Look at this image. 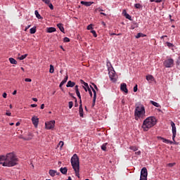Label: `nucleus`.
<instances>
[{
	"label": "nucleus",
	"instance_id": "4be33fe9",
	"mask_svg": "<svg viewBox=\"0 0 180 180\" xmlns=\"http://www.w3.org/2000/svg\"><path fill=\"white\" fill-rule=\"evenodd\" d=\"M81 83L83 84L84 85L85 87L84 88V91H86V92L88 91V88H89V86L88 85V83L84 82L83 80H81ZM87 88V89H86Z\"/></svg>",
	"mask_w": 180,
	"mask_h": 180
},
{
	"label": "nucleus",
	"instance_id": "7ed1b4c3",
	"mask_svg": "<svg viewBox=\"0 0 180 180\" xmlns=\"http://www.w3.org/2000/svg\"><path fill=\"white\" fill-rule=\"evenodd\" d=\"M135 120L146 117V108L143 104H136L134 110Z\"/></svg>",
	"mask_w": 180,
	"mask_h": 180
},
{
	"label": "nucleus",
	"instance_id": "0e129e2a",
	"mask_svg": "<svg viewBox=\"0 0 180 180\" xmlns=\"http://www.w3.org/2000/svg\"><path fill=\"white\" fill-rule=\"evenodd\" d=\"M17 91L16 90H15L13 92V95H16V94H17Z\"/></svg>",
	"mask_w": 180,
	"mask_h": 180
},
{
	"label": "nucleus",
	"instance_id": "052dcab7",
	"mask_svg": "<svg viewBox=\"0 0 180 180\" xmlns=\"http://www.w3.org/2000/svg\"><path fill=\"white\" fill-rule=\"evenodd\" d=\"M6 116H11V115H12V113H11V112H6Z\"/></svg>",
	"mask_w": 180,
	"mask_h": 180
},
{
	"label": "nucleus",
	"instance_id": "c85d7f7f",
	"mask_svg": "<svg viewBox=\"0 0 180 180\" xmlns=\"http://www.w3.org/2000/svg\"><path fill=\"white\" fill-rule=\"evenodd\" d=\"M30 33L31 34H34L36 33V27H32L30 30Z\"/></svg>",
	"mask_w": 180,
	"mask_h": 180
},
{
	"label": "nucleus",
	"instance_id": "f3484780",
	"mask_svg": "<svg viewBox=\"0 0 180 180\" xmlns=\"http://www.w3.org/2000/svg\"><path fill=\"white\" fill-rule=\"evenodd\" d=\"M66 86H67V88H72V87L75 86V82H72V81H68Z\"/></svg>",
	"mask_w": 180,
	"mask_h": 180
},
{
	"label": "nucleus",
	"instance_id": "3c124183",
	"mask_svg": "<svg viewBox=\"0 0 180 180\" xmlns=\"http://www.w3.org/2000/svg\"><path fill=\"white\" fill-rule=\"evenodd\" d=\"M59 146H60V147H63V146H64V142L63 141H60L59 142Z\"/></svg>",
	"mask_w": 180,
	"mask_h": 180
},
{
	"label": "nucleus",
	"instance_id": "39448f33",
	"mask_svg": "<svg viewBox=\"0 0 180 180\" xmlns=\"http://www.w3.org/2000/svg\"><path fill=\"white\" fill-rule=\"evenodd\" d=\"M108 75L110 79L112 82H116L117 79V75H116V72L114 68H108Z\"/></svg>",
	"mask_w": 180,
	"mask_h": 180
},
{
	"label": "nucleus",
	"instance_id": "6e6552de",
	"mask_svg": "<svg viewBox=\"0 0 180 180\" xmlns=\"http://www.w3.org/2000/svg\"><path fill=\"white\" fill-rule=\"evenodd\" d=\"M164 65L167 68H172L174 67V60L173 59H167L164 62Z\"/></svg>",
	"mask_w": 180,
	"mask_h": 180
},
{
	"label": "nucleus",
	"instance_id": "9b49d317",
	"mask_svg": "<svg viewBox=\"0 0 180 180\" xmlns=\"http://www.w3.org/2000/svg\"><path fill=\"white\" fill-rule=\"evenodd\" d=\"M120 89L122 92H125V94H128L129 90L127 89V85L125 83H122L120 85Z\"/></svg>",
	"mask_w": 180,
	"mask_h": 180
},
{
	"label": "nucleus",
	"instance_id": "4c0bfd02",
	"mask_svg": "<svg viewBox=\"0 0 180 180\" xmlns=\"http://www.w3.org/2000/svg\"><path fill=\"white\" fill-rule=\"evenodd\" d=\"M93 25L90 24L87 26V30H92V29H94V27H92Z\"/></svg>",
	"mask_w": 180,
	"mask_h": 180
},
{
	"label": "nucleus",
	"instance_id": "e2e57ef3",
	"mask_svg": "<svg viewBox=\"0 0 180 180\" xmlns=\"http://www.w3.org/2000/svg\"><path fill=\"white\" fill-rule=\"evenodd\" d=\"M32 101H34V102H37V99L36 98H33Z\"/></svg>",
	"mask_w": 180,
	"mask_h": 180
},
{
	"label": "nucleus",
	"instance_id": "69168bd1",
	"mask_svg": "<svg viewBox=\"0 0 180 180\" xmlns=\"http://www.w3.org/2000/svg\"><path fill=\"white\" fill-rule=\"evenodd\" d=\"M20 122H17L16 124H15V126H20Z\"/></svg>",
	"mask_w": 180,
	"mask_h": 180
},
{
	"label": "nucleus",
	"instance_id": "338daca9",
	"mask_svg": "<svg viewBox=\"0 0 180 180\" xmlns=\"http://www.w3.org/2000/svg\"><path fill=\"white\" fill-rule=\"evenodd\" d=\"M101 23H102V25H103L104 26H106V23H105V22L103 21Z\"/></svg>",
	"mask_w": 180,
	"mask_h": 180
},
{
	"label": "nucleus",
	"instance_id": "774afa93",
	"mask_svg": "<svg viewBox=\"0 0 180 180\" xmlns=\"http://www.w3.org/2000/svg\"><path fill=\"white\" fill-rule=\"evenodd\" d=\"M50 68H54V66L53 65H50Z\"/></svg>",
	"mask_w": 180,
	"mask_h": 180
},
{
	"label": "nucleus",
	"instance_id": "603ef678",
	"mask_svg": "<svg viewBox=\"0 0 180 180\" xmlns=\"http://www.w3.org/2000/svg\"><path fill=\"white\" fill-rule=\"evenodd\" d=\"M75 92L79 91V90L78 89V85H76L75 86Z\"/></svg>",
	"mask_w": 180,
	"mask_h": 180
},
{
	"label": "nucleus",
	"instance_id": "79ce46f5",
	"mask_svg": "<svg viewBox=\"0 0 180 180\" xmlns=\"http://www.w3.org/2000/svg\"><path fill=\"white\" fill-rule=\"evenodd\" d=\"M175 162H174V163H168L167 164V167H170L171 168H172V167H174V165H175Z\"/></svg>",
	"mask_w": 180,
	"mask_h": 180
},
{
	"label": "nucleus",
	"instance_id": "2f4dec72",
	"mask_svg": "<svg viewBox=\"0 0 180 180\" xmlns=\"http://www.w3.org/2000/svg\"><path fill=\"white\" fill-rule=\"evenodd\" d=\"M130 150H132L133 151H137V150H139V148H137L136 146H131L129 147Z\"/></svg>",
	"mask_w": 180,
	"mask_h": 180
},
{
	"label": "nucleus",
	"instance_id": "b1692460",
	"mask_svg": "<svg viewBox=\"0 0 180 180\" xmlns=\"http://www.w3.org/2000/svg\"><path fill=\"white\" fill-rule=\"evenodd\" d=\"M34 14L36 18H37V19H43V17H41V15L39 14V11L37 10L34 11Z\"/></svg>",
	"mask_w": 180,
	"mask_h": 180
},
{
	"label": "nucleus",
	"instance_id": "5701e85b",
	"mask_svg": "<svg viewBox=\"0 0 180 180\" xmlns=\"http://www.w3.org/2000/svg\"><path fill=\"white\" fill-rule=\"evenodd\" d=\"M57 27H58V29L60 30V32H62L63 33H64V27L63 26V24L59 23L57 25Z\"/></svg>",
	"mask_w": 180,
	"mask_h": 180
},
{
	"label": "nucleus",
	"instance_id": "cd10ccee",
	"mask_svg": "<svg viewBox=\"0 0 180 180\" xmlns=\"http://www.w3.org/2000/svg\"><path fill=\"white\" fill-rule=\"evenodd\" d=\"M76 95L79 99V103H82V100L81 99V94L79 93V91H76Z\"/></svg>",
	"mask_w": 180,
	"mask_h": 180
},
{
	"label": "nucleus",
	"instance_id": "a878e982",
	"mask_svg": "<svg viewBox=\"0 0 180 180\" xmlns=\"http://www.w3.org/2000/svg\"><path fill=\"white\" fill-rule=\"evenodd\" d=\"M150 103L155 106V108H160V104L155 101H150Z\"/></svg>",
	"mask_w": 180,
	"mask_h": 180
},
{
	"label": "nucleus",
	"instance_id": "aec40b11",
	"mask_svg": "<svg viewBox=\"0 0 180 180\" xmlns=\"http://www.w3.org/2000/svg\"><path fill=\"white\" fill-rule=\"evenodd\" d=\"M60 171L61 174H63V175H65L67 174V172L68 171V169H67V167H61L60 169Z\"/></svg>",
	"mask_w": 180,
	"mask_h": 180
},
{
	"label": "nucleus",
	"instance_id": "864d4df0",
	"mask_svg": "<svg viewBox=\"0 0 180 180\" xmlns=\"http://www.w3.org/2000/svg\"><path fill=\"white\" fill-rule=\"evenodd\" d=\"M6 96H8V94H6V93H4L3 98H6Z\"/></svg>",
	"mask_w": 180,
	"mask_h": 180
},
{
	"label": "nucleus",
	"instance_id": "9d476101",
	"mask_svg": "<svg viewBox=\"0 0 180 180\" xmlns=\"http://www.w3.org/2000/svg\"><path fill=\"white\" fill-rule=\"evenodd\" d=\"M146 81L149 82V84H153V82H155V78H154V76L151 75H147L146 76Z\"/></svg>",
	"mask_w": 180,
	"mask_h": 180
},
{
	"label": "nucleus",
	"instance_id": "a211bd4d",
	"mask_svg": "<svg viewBox=\"0 0 180 180\" xmlns=\"http://www.w3.org/2000/svg\"><path fill=\"white\" fill-rule=\"evenodd\" d=\"M5 161H6V155H0V165H4Z\"/></svg>",
	"mask_w": 180,
	"mask_h": 180
},
{
	"label": "nucleus",
	"instance_id": "423d86ee",
	"mask_svg": "<svg viewBox=\"0 0 180 180\" xmlns=\"http://www.w3.org/2000/svg\"><path fill=\"white\" fill-rule=\"evenodd\" d=\"M148 175V172H147V168L143 167L141 170L140 180H147Z\"/></svg>",
	"mask_w": 180,
	"mask_h": 180
},
{
	"label": "nucleus",
	"instance_id": "f257e3e1",
	"mask_svg": "<svg viewBox=\"0 0 180 180\" xmlns=\"http://www.w3.org/2000/svg\"><path fill=\"white\" fill-rule=\"evenodd\" d=\"M18 158L15 153H7L6 155V161L3 163V167H15V165H18Z\"/></svg>",
	"mask_w": 180,
	"mask_h": 180
},
{
	"label": "nucleus",
	"instance_id": "a19ab883",
	"mask_svg": "<svg viewBox=\"0 0 180 180\" xmlns=\"http://www.w3.org/2000/svg\"><path fill=\"white\" fill-rule=\"evenodd\" d=\"M42 2H44L46 5H49L50 4V0H41Z\"/></svg>",
	"mask_w": 180,
	"mask_h": 180
},
{
	"label": "nucleus",
	"instance_id": "5fc2aeb1",
	"mask_svg": "<svg viewBox=\"0 0 180 180\" xmlns=\"http://www.w3.org/2000/svg\"><path fill=\"white\" fill-rule=\"evenodd\" d=\"M30 26H31V25L27 26V27H25V32H27V29H30Z\"/></svg>",
	"mask_w": 180,
	"mask_h": 180
},
{
	"label": "nucleus",
	"instance_id": "0eeeda50",
	"mask_svg": "<svg viewBox=\"0 0 180 180\" xmlns=\"http://www.w3.org/2000/svg\"><path fill=\"white\" fill-rule=\"evenodd\" d=\"M172 131V140L175 143V137H176V127L174 122H171Z\"/></svg>",
	"mask_w": 180,
	"mask_h": 180
},
{
	"label": "nucleus",
	"instance_id": "49530a36",
	"mask_svg": "<svg viewBox=\"0 0 180 180\" xmlns=\"http://www.w3.org/2000/svg\"><path fill=\"white\" fill-rule=\"evenodd\" d=\"M162 0H150V2H156L157 4H160V2H161Z\"/></svg>",
	"mask_w": 180,
	"mask_h": 180
},
{
	"label": "nucleus",
	"instance_id": "37998d69",
	"mask_svg": "<svg viewBox=\"0 0 180 180\" xmlns=\"http://www.w3.org/2000/svg\"><path fill=\"white\" fill-rule=\"evenodd\" d=\"M107 67L108 68H112V64L110 63V62H107Z\"/></svg>",
	"mask_w": 180,
	"mask_h": 180
},
{
	"label": "nucleus",
	"instance_id": "c03bdc74",
	"mask_svg": "<svg viewBox=\"0 0 180 180\" xmlns=\"http://www.w3.org/2000/svg\"><path fill=\"white\" fill-rule=\"evenodd\" d=\"M49 6L50 9H51V11H53V9H54V6H53V4L51 3L49 4Z\"/></svg>",
	"mask_w": 180,
	"mask_h": 180
},
{
	"label": "nucleus",
	"instance_id": "a18cd8bd",
	"mask_svg": "<svg viewBox=\"0 0 180 180\" xmlns=\"http://www.w3.org/2000/svg\"><path fill=\"white\" fill-rule=\"evenodd\" d=\"M87 90L89 91V94L90 96L92 97V91L91 90V89L89 87H88Z\"/></svg>",
	"mask_w": 180,
	"mask_h": 180
},
{
	"label": "nucleus",
	"instance_id": "e433bc0d",
	"mask_svg": "<svg viewBox=\"0 0 180 180\" xmlns=\"http://www.w3.org/2000/svg\"><path fill=\"white\" fill-rule=\"evenodd\" d=\"M72 106H74V103L72 101L69 102V109H72Z\"/></svg>",
	"mask_w": 180,
	"mask_h": 180
},
{
	"label": "nucleus",
	"instance_id": "6ab92c4d",
	"mask_svg": "<svg viewBox=\"0 0 180 180\" xmlns=\"http://www.w3.org/2000/svg\"><path fill=\"white\" fill-rule=\"evenodd\" d=\"M163 143H165L166 144H174V142H172V141H169L168 139H164L162 137H160Z\"/></svg>",
	"mask_w": 180,
	"mask_h": 180
},
{
	"label": "nucleus",
	"instance_id": "58836bf2",
	"mask_svg": "<svg viewBox=\"0 0 180 180\" xmlns=\"http://www.w3.org/2000/svg\"><path fill=\"white\" fill-rule=\"evenodd\" d=\"M166 44L168 47H173L174 46V44H172L171 42H167Z\"/></svg>",
	"mask_w": 180,
	"mask_h": 180
},
{
	"label": "nucleus",
	"instance_id": "72a5a7b5",
	"mask_svg": "<svg viewBox=\"0 0 180 180\" xmlns=\"http://www.w3.org/2000/svg\"><path fill=\"white\" fill-rule=\"evenodd\" d=\"M124 16L127 19H129V20H131V16H130V15L125 13Z\"/></svg>",
	"mask_w": 180,
	"mask_h": 180
},
{
	"label": "nucleus",
	"instance_id": "f704fd0d",
	"mask_svg": "<svg viewBox=\"0 0 180 180\" xmlns=\"http://www.w3.org/2000/svg\"><path fill=\"white\" fill-rule=\"evenodd\" d=\"M91 33H92L94 37H98V34H96V32L95 30H91Z\"/></svg>",
	"mask_w": 180,
	"mask_h": 180
},
{
	"label": "nucleus",
	"instance_id": "f03ea898",
	"mask_svg": "<svg viewBox=\"0 0 180 180\" xmlns=\"http://www.w3.org/2000/svg\"><path fill=\"white\" fill-rule=\"evenodd\" d=\"M157 124V119L155 117H148L143 120L142 129L143 131H148L151 127H154Z\"/></svg>",
	"mask_w": 180,
	"mask_h": 180
},
{
	"label": "nucleus",
	"instance_id": "412c9836",
	"mask_svg": "<svg viewBox=\"0 0 180 180\" xmlns=\"http://www.w3.org/2000/svg\"><path fill=\"white\" fill-rule=\"evenodd\" d=\"M56 27H48L46 29L47 33H53V32H56Z\"/></svg>",
	"mask_w": 180,
	"mask_h": 180
},
{
	"label": "nucleus",
	"instance_id": "4468645a",
	"mask_svg": "<svg viewBox=\"0 0 180 180\" xmlns=\"http://www.w3.org/2000/svg\"><path fill=\"white\" fill-rule=\"evenodd\" d=\"M79 113L80 117H84V108H82V103H80V105H79Z\"/></svg>",
	"mask_w": 180,
	"mask_h": 180
},
{
	"label": "nucleus",
	"instance_id": "20e7f679",
	"mask_svg": "<svg viewBox=\"0 0 180 180\" xmlns=\"http://www.w3.org/2000/svg\"><path fill=\"white\" fill-rule=\"evenodd\" d=\"M70 162L75 172L76 176L79 178V158H78V155L74 154L70 160Z\"/></svg>",
	"mask_w": 180,
	"mask_h": 180
},
{
	"label": "nucleus",
	"instance_id": "13d9d810",
	"mask_svg": "<svg viewBox=\"0 0 180 180\" xmlns=\"http://www.w3.org/2000/svg\"><path fill=\"white\" fill-rule=\"evenodd\" d=\"M75 108L78 106V103H77V99H75Z\"/></svg>",
	"mask_w": 180,
	"mask_h": 180
},
{
	"label": "nucleus",
	"instance_id": "ea45409f",
	"mask_svg": "<svg viewBox=\"0 0 180 180\" xmlns=\"http://www.w3.org/2000/svg\"><path fill=\"white\" fill-rule=\"evenodd\" d=\"M63 41L65 43H68V41H70V39L68 37H65L63 39Z\"/></svg>",
	"mask_w": 180,
	"mask_h": 180
},
{
	"label": "nucleus",
	"instance_id": "393cba45",
	"mask_svg": "<svg viewBox=\"0 0 180 180\" xmlns=\"http://www.w3.org/2000/svg\"><path fill=\"white\" fill-rule=\"evenodd\" d=\"M8 60L11 64H18V61L13 58H10Z\"/></svg>",
	"mask_w": 180,
	"mask_h": 180
},
{
	"label": "nucleus",
	"instance_id": "ddd939ff",
	"mask_svg": "<svg viewBox=\"0 0 180 180\" xmlns=\"http://www.w3.org/2000/svg\"><path fill=\"white\" fill-rule=\"evenodd\" d=\"M93 92H94V97H93V105L92 106H95V102H96V91H95V89L94 87L91 86Z\"/></svg>",
	"mask_w": 180,
	"mask_h": 180
},
{
	"label": "nucleus",
	"instance_id": "dca6fc26",
	"mask_svg": "<svg viewBox=\"0 0 180 180\" xmlns=\"http://www.w3.org/2000/svg\"><path fill=\"white\" fill-rule=\"evenodd\" d=\"M80 4L82 5H84V6H91V5H92L94 4V1H82L80 2Z\"/></svg>",
	"mask_w": 180,
	"mask_h": 180
},
{
	"label": "nucleus",
	"instance_id": "c9c22d12",
	"mask_svg": "<svg viewBox=\"0 0 180 180\" xmlns=\"http://www.w3.org/2000/svg\"><path fill=\"white\" fill-rule=\"evenodd\" d=\"M134 7L136 9H140V8H141L142 6L140 5V4H134Z\"/></svg>",
	"mask_w": 180,
	"mask_h": 180
},
{
	"label": "nucleus",
	"instance_id": "bf43d9fd",
	"mask_svg": "<svg viewBox=\"0 0 180 180\" xmlns=\"http://www.w3.org/2000/svg\"><path fill=\"white\" fill-rule=\"evenodd\" d=\"M135 154H137V155H140V154H141V151H138V152H136Z\"/></svg>",
	"mask_w": 180,
	"mask_h": 180
},
{
	"label": "nucleus",
	"instance_id": "6e6d98bb",
	"mask_svg": "<svg viewBox=\"0 0 180 180\" xmlns=\"http://www.w3.org/2000/svg\"><path fill=\"white\" fill-rule=\"evenodd\" d=\"M92 85L94 86L95 89H96V91H98V86H96V84L93 83Z\"/></svg>",
	"mask_w": 180,
	"mask_h": 180
},
{
	"label": "nucleus",
	"instance_id": "473e14b6",
	"mask_svg": "<svg viewBox=\"0 0 180 180\" xmlns=\"http://www.w3.org/2000/svg\"><path fill=\"white\" fill-rule=\"evenodd\" d=\"M67 81H68V76H66L64 79L60 82L62 83V84L64 85V84H65V82H67Z\"/></svg>",
	"mask_w": 180,
	"mask_h": 180
},
{
	"label": "nucleus",
	"instance_id": "bb28decb",
	"mask_svg": "<svg viewBox=\"0 0 180 180\" xmlns=\"http://www.w3.org/2000/svg\"><path fill=\"white\" fill-rule=\"evenodd\" d=\"M146 35L143 33H138L136 36V39H140V37H144Z\"/></svg>",
	"mask_w": 180,
	"mask_h": 180
},
{
	"label": "nucleus",
	"instance_id": "4d7b16f0",
	"mask_svg": "<svg viewBox=\"0 0 180 180\" xmlns=\"http://www.w3.org/2000/svg\"><path fill=\"white\" fill-rule=\"evenodd\" d=\"M37 105L36 104H31V108H36Z\"/></svg>",
	"mask_w": 180,
	"mask_h": 180
},
{
	"label": "nucleus",
	"instance_id": "c756f323",
	"mask_svg": "<svg viewBox=\"0 0 180 180\" xmlns=\"http://www.w3.org/2000/svg\"><path fill=\"white\" fill-rule=\"evenodd\" d=\"M106 146H108V143H105L101 146V150H103V151H106Z\"/></svg>",
	"mask_w": 180,
	"mask_h": 180
},
{
	"label": "nucleus",
	"instance_id": "09e8293b",
	"mask_svg": "<svg viewBox=\"0 0 180 180\" xmlns=\"http://www.w3.org/2000/svg\"><path fill=\"white\" fill-rule=\"evenodd\" d=\"M137 89H138V88H137V84H136V85L134 86V92H137Z\"/></svg>",
	"mask_w": 180,
	"mask_h": 180
},
{
	"label": "nucleus",
	"instance_id": "680f3d73",
	"mask_svg": "<svg viewBox=\"0 0 180 180\" xmlns=\"http://www.w3.org/2000/svg\"><path fill=\"white\" fill-rule=\"evenodd\" d=\"M41 109H44V104L41 105Z\"/></svg>",
	"mask_w": 180,
	"mask_h": 180
},
{
	"label": "nucleus",
	"instance_id": "8fccbe9b",
	"mask_svg": "<svg viewBox=\"0 0 180 180\" xmlns=\"http://www.w3.org/2000/svg\"><path fill=\"white\" fill-rule=\"evenodd\" d=\"M49 72H50L51 74H53V73L54 72V68H50V69H49Z\"/></svg>",
	"mask_w": 180,
	"mask_h": 180
},
{
	"label": "nucleus",
	"instance_id": "de8ad7c7",
	"mask_svg": "<svg viewBox=\"0 0 180 180\" xmlns=\"http://www.w3.org/2000/svg\"><path fill=\"white\" fill-rule=\"evenodd\" d=\"M25 82H32V79L26 78L25 79Z\"/></svg>",
	"mask_w": 180,
	"mask_h": 180
},
{
	"label": "nucleus",
	"instance_id": "f8f14e48",
	"mask_svg": "<svg viewBox=\"0 0 180 180\" xmlns=\"http://www.w3.org/2000/svg\"><path fill=\"white\" fill-rule=\"evenodd\" d=\"M31 120L34 127H37V126H39V118L37 117H32Z\"/></svg>",
	"mask_w": 180,
	"mask_h": 180
},
{
	"label": "nucleus",
	"instance_id": "2eb2a0df",
	"mask_svg": "<svg viewBox=\"0 0 180 180\" xmlns=\"http://www.w3.org/2000/svg\"><path fill=\"white\" fill-rule=\"evenodd\" d=\"M49 175H51V176H56V175H60V172H57L56 170L50 169Z\"/></svg>",
	"mask_w": 180,
	"mask_h": 180
},
{
	"label": "nucleus",
	"instance_id": "1a4fd4ad",
	"mask_svg": "<svg viewBox=\"0 0 180 180\" xmlns=\"http://www.w3.org/2000/svg\"><path fill=\"white\" fill-rule=\"evenodd\" d=\"M56 124V121H50L45 123L46 129L48 130H51V129H54V126Z\"/></svg>",
	"mask_w": 180,
	"mask_h": 180
},
{
	"label": "nucleus",
	"instance_id": "7c9ffc66",
	"mask_svg": "<svg viewBox=\"0 0 180 180\" xmlns=\"http://www.w3.org/2000/svg\"><path fill=\"white\" fill-rule=\"evenodd\" d=\"M27 57V54L22 55L21 56L18 57V60H25Z\"/></svg>",
	"mask_w": 180,
	"mask_h": 180
}]
</instances>
